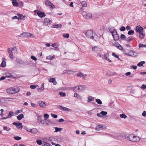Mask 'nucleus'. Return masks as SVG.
Masks as SVG:
<instances>
[{"instance_id": "nucleus-1", "label": "nucleus", "mask_w": 146, "mask_h": 146, "mask_svg": "<svg viewBox=\"0 0 146 146\" xmlns=\"http://www.w3.org/2000/svg\"><path fill=\"white\" fill-rule=\"evenodd\" d=\"M125 138L132 142H138L140 140L138 136L133 134H127L125 136Z\"/></svg>"}, {"instance_id": "nucleus-2", "label": "nucleus", "mask_w": 146, "mask_h": 146, "mask_svg": "<svg viewBox=\"0 0 146 146\" xmlns=\"http://www.w3.org/2000/svg\"><path fill=\"white\" fill-rule=\"evenodd\" d=\"M20 89L19 88H10L7 90V93L10 94H13L18 92L19 91Z\"/></svg>"}, {"instance_id": "nucleus-3", "label": "nucleus", "mask_w": 146, "mask_h": 146, "mask_svg": "<svg viewBox=\"0 0 146 146\" xmlns=\"http://www.w3.org/2000/svg\"><path fill=\"white\" fill-rule=\"evenodd\" d=\"M86 37L92 39H94L95 38V34L94 33L93 31L91 30H87L86 32Z\"/></svg>"}, {"instance_id": "nucleus-4", "label": "nucleus", "mask_w": 146, "mask_h": 146, "mask_svg": "<svg viewBox=\"0 0 146 146\" xmlns=\"http://www.w3.org/2000/svg\"><path fill=\"white\" fill-rule=\"evenodd\" d=\"M82 15L86 19H90L92 17V14L91 13H87L85 11H83L82 13Z\"/></svg>"}, {"instance_id": "nucleus-5", "label": "nucleus", "mask_w": 146, "mask_h": 146, "mask_svg": "<svg viewBox=\"0 0 146 146\" xmlns=\"http://www.w3.org/2000/svg\"><path fill=\"white\" fill-rule=\"evenodd\" d=\"M138 53L136 52H134L132 50H131L128 51V52L127 54V55L130 56H137Z\"/></svg>"}, {"instance_id": "nucleus-6", "label": "nucleus", "mask_w": 146, "mask_h": 146, "mask_svg": "<svg viewBox=\"0 0 146 146\" xmlns=\"http://www.w3.org/2000/svg\"><path fill=\"white\" fill-rule=\"evenodd\" d=\"M143 28L141 26L138 25L135 27V31L137 34L143 31Z\"/></svg>"}, {"instance_id": "nucleus-7", "label": "nucleus", "mask_w": 146, "mask_h": 146, "mask_svg": "<svg viewBox=\"0 0 146 146\" xmlns=\"http://www.w3.org/2000/svg\"><path fill=\"white\" fill-rule=\"evenodd\" d=\"M45 3L46 5L49 6L50 8L53 9L54 7V5L49 0H46Z\"/></svg>"}, {"instance_id": "nucleus-8", "label": "nucleus", "mask_w": 146, "mask_h": 146, "mask_svg": "<svg viewBox=\"0 0 146 146\" xmlns=\"http://www.w3.org/2000/svg\"><path fill=\"white\" fill-rule=\"evenodd\" d=\"M13 124L15 125L17 128L20 129H21L23 128L22 124L21 123L13 122Z\"/></svg>"}, {"instance_id": "nucleus-9", "label": "nucleus", "mask_w": 146, "mask_h": 146, "mask_svg": "<svg viewBox=\"0 0 146 146\" xmlns=\"http://www.w3.org/2000/svg\"><path fill=\"white\" fill-rule=\"evenodd\" d=\"M52 23V21L49 20L48 18H46L44 19L43 25L45 26L48 25V24H50Z\"/></svg>"}, {"instance_id": "nucleus-10", "label": "nucleus", "mask_w": 146, "mask_h": 146, "mask_svg": "<svg viewBox=\"0 0 146 146\" xmlns=\"http://www.w3.org/2000/svg\"><path fill=\"white\" fill-rule=\"evenodd\" d=\"M138 34V35L139 38L141 39H143L145 36V34L144 31L139 33Z\"/></svg>"}, {"instance_id": "nucleus-11", "label": "nucleus", "mask_w": 146, "mask_h": 146, "mask_svg": "<svg viewBox=\"0 0 146 146\" xmlns=\"http://www.w3.org/2000/svg\"><path fill=\"white\" fill-rule=\"evenodd\" d=\"M30 35V33H29L24 32L23 33L21 34L19 36L21 37H24L25 38H28L29 37Z\"/></svg>"}, {"instance_id": "nucleus-12", "label": "nucleus", "mask_w": 146, "mask_h": 146, "mask_svg": "<svg viewBox=\"0 0 146 146\" xmlns=\"http://www.w3.org/2000/svg\"><path fill=\"white\" fill-rule=\"evenodd\" d=\"M92 50L93 52H98L101 50V49L99 47L97 46H94L92 47Z\"/></svg>"}, {"instance_id": "nucleus-13", "label": "nucleus", "mask_w": 146, "mask_h": 146, "mask_svg": "<svg viewBox=\"0 0 146 146\" xmlns=\"http://www.w3.org/2000/svg\"><path fill=\"white\" fill-rule=\"evenodd\" d=\"M48 81L49 82H52L54 85H56L57 84L55 79L54 78H50L48 79Z\"/></svg>"}, {"instance_id": "nucleus-14", "label": "nucleus", "mask_w": 146, "mask_h": 146, "mask_svg": "<svg viewBox=\"0 0 146 146\" xmlns=\"http://www.w3.org/2000/svg\"><path fill=\"white\" fill-rule=\"evenodd\" d=\"M38 103L40 107L45 108L46 106V105L44 102L41 101H39L38 102Z\"/></svg>"}, {"instance_id": "nucleus-15", "label": "nucleus", "mask_w": 146, "mask_h": 146, "mask_svg": "<svg viewBox=\"0 0 146 146\" xmlns=\"http://www.w3.org/2000/svg\"><path fill=\"white\" fill-rule=\"evenodd\" d=\"M77 88H78V91H83L86 89V87L84 86L80 85L77 86Z\"/></svg>"}, {"instance_id": "nucleus-16", "label": "nucleus", "mask_w": 146, "mask_h": 146, "mask_svg": "<svg viewBox=\"0 0 146 146\" xmlns=\"http://www.w3.org/2000/svg\"><path fill=\"white\" fill-rule=\"evenodd\" d=\"M7 51L9 53L10 58L11 59H13V56L12 50L10 49V48H9L7 49Z\"/></svg>"}, {"instance_id": "nucleus-17", "label": "nucleus", "mask_w": 146, "mask_h": 146, "mask_svg": "<svg viewBox=\"0 0 146 146\" xmlns=\"http://www.w3.org/2000/svg\"><path fill=\"white\" fill-rule=\"evenodd\" d=\"M2 62L1 64V66L3 67H5L6 66V62H5V58H3L2 59Z\"/></svg>"}, {"instance_id": "nucleus-18", "label": "nucleus", "mask_w": 146, "mask_h": 146, "mask_svg": "<svg viewBox=\"0 0 146 146\" xmlns=\"http://www.w3.org/2000/svg\"><path fill=\"white\" fill-rule=\"evenodd\" d=\"M109 56V54L107 53L105 55H104L103 58L106 59L110 62H111V60L108 57Z\"/></svg>"}, {"instance_id": "nucleus-19", "label": "nucleus", "mask_w": 146, "mask_h": 146, "mask_svg": "<svg viewBox=\"0 0 146 146\" xmlns=\"http://www.w3.org/2000/svg\"><path fill=\"white\" fill-rule=\"evenodd\" d=\"M77 76L78 77H82L83 78H84L86 77V75L80 72L77 74Z\"/></svg>"}, {"instance_id": "nucleus-20", "label": "nucleus", "mask_w": 146, "mask_h": 146, "mask_svg": "<svg viewBox=\"0 0 146 146\" xmlns=\"http://www.w3.org/2000/svg\"><path fill=\"white\" fill-rule=\"evenodd\" d=\"M37 14L39 17L41 18L44 17L46 16L44 13L41 12H37Z\"/></svg>"}, {"instance_id": "nucleus-21", "label": "nucleus", "mask_w": 146, "mask_h": 146, "mask_svg": "<svg viewBox=\"0 0 146 146\" xmlns=\"http://www.w3.org/2000/svg\"><path fill=\"white\" fill-rule=\"evenodd\" d=\"M44 90V84L42 83L41 84V87L40 88H38L37 89V91L38 92H41Z\"/></svg>"}, {"instance_id": "nucleus-22", "label": "nucleus", "mask_w": 146, "mask_h": 146, "mask_svg": "<svg viewBox=\"0 0 146 146\" xmlns=\"http://www.w3.org/2000/svg\"><path fill=\"white\" fill-rule=\"evenodd\" d=\"M2 99H3L5 101H11V100H14V98H1Z\"/></svg>"}, {"instance_id": "nucleus-23", "label": "nucleus", "mask_w": 146, "mask_h": 146, "mask_svg": "<svg viewBox=\"0 0 146 146\" xmlns=\"http://www.w3.org/2000/svg\"><path fill=\"white\" fill-rule=\"evenodd\" d=\"M24 117V116L23 114H19L17 116V118L19 120H21Z\"/></svg>"}, {"instance_id": "nucleus-24", "label": "nucleus", "mask_w": 146, "mask_h": 146, "mask_svg": "<svg viewBox=\"0 0 146 146\" xmlns=\"http://www.w3.org/2000/svg\"><path fill=\"white\" fill-rule=\"evenodd\" d=\"M113 38L114 39V40H118L119 38V36L118 35V34H117H117H116L115 35H114V36H113Z\"/></svg>"}, {"instance_id": "nucleus-25", "label": "nucleus", "mask_w": 146, "mask_h": 146, "mask_svg": "<svg viewBox=\"0 0 146 146\" xmlns=\"http://www.w3.org/2000/svg\"><path fill=\"white\" fill-rule=\"evenodd\" d=\"M59 45L57 43H54L52 45V46L55 48L56 50H58V48L57 47Z\"/></svg>"}, {"instance_id": "nucleus-26", "label": "nucleus", "mask_w": 146, "mask_h": 146, "mask_svg": "<svg viewBox=\"0 0 146 146\" xmlns=\"http://www.w3.org/2000/svg\"><path fill=\"white\" fill-rule=\"evenodd\" d=\"M62 25L61 24H56L53 25V28H60L62 27Z\"/></svg>"}, {"instance_id": "nucleus-27", "label": "nucleus", "mask_w": 146, "mask_h": 146, "mask_svg": "<svg viewBox=\"0 0 146 146\" xmlns=\"http://www.w3.org/2000/svg\"><path fill=\"white\" fill-rule=\"evenodd\" d=\"M82 7H86L87 6V4L86 2L85 1H83L81 3Z\"/></svg>"}, {"instance_id": "nucleus-28", "label": "nucleus", "mask_w": 146, "mask_h": 146, "mask_svg": "<svg viewBox=\"0 0 146 146\" xmlns=\"http://www.w3.org/2000/svg\"><path fill=\"white\" fill-rule=\"evenodd\" d=\"M14 113L12 111H10L8 114L7 117L8 118H9L14 115Z\"/></svg>"}, {"instance_id": "nucleus-29", "label": "nucleus", "mask_w": 146, "mask_h": 146, "mask_svg": "<svg viewBox=\"0 0 146 146\" xmlns=\"http://www.w3.org/2000/svg\"><path fill=\"white\" fill-rule=\"evenodd\" d=\"M54 56L53 55V56L51 55H49L47 56L46 57V59H47L49 60H52L53 58H54Z\"/></svg>"}, {"instance_id": "nucleus-30", "label": "nucleus", "mask_w": 146, "mask_h": 146, "mask_svg": "<svg viewBox=\"0 0 146 146\" xmlns=\"http://www.w3.org/2000/svg\"><path fill=\"white\" fill-rule=\"evenodd\" d=\"M103 127V125H97L96 127V130L99 131V129L100 128H102Z\"/></svg>"}, {"instance_id": "nucleus-31", "label": "nucleus", "mask_w": 146, "mask_h": 146, "mask_svg": "<svg viewBox=\"0 0 146 146\" xmlns=\"http://www.w3.org/2000/svg\"><path fill=\"white\" fill-rule=\"evenodd\" d=\"M145 63V62L144 61H142L139 62L137 64V66H142Z\"/></svg>"}, {"instance_id": "nucleus-32", "label": "nucleus", "mask_w": 146, "mask_h": 146, "mask_svg": "<svg viewBox=\"0 0 146 146\" xmlns=\"http://www.w3.org/2000/svg\"><path fill=\"white\" fill-rule=\"evenodd\" d=\"M12 3L14 6H17L18 5V3L16 0H13Z\"/></svg>"}, {"instance_id": "nucleus-33", "label": "nucleus", "mask_w": 146, "mask_h": 146, "mask_svg": "<svg viewBox=\"0 0 146 146\" xmlns=\"http://www.w3.org/2000/svg\"><path fill=\"white\" fill-rule=\"evenodd\" d=\"M94 100V98L92 96H89L88 97V102H90L91 101H93Z\"/></svg>"}, {"instance_id": "nucleus-34", "label": "nucleus", "mask_w": 146, "mask_h": 146, "mask_svg": "<svg viewBox=\"0 0 146 146\" xmlns=\"http://www.w3.org/2000/svg\"><path fill=\"white\" fill-rule=\"evenodd\" d=\"M61 108L63 110H64L66 111H70V109L65 107L61 106Z\"/></svg>"}, {"instance_id": "nucleus-35", "label": "nucleus", "mask_w": 146, "mask_h": 146, "mask_svg": "<svg viewBox=\"0 0 146 146\" xmlns=\"http://www.w3.org/2000/svg\"><path fill=\"white\" fill-rule=\"evenodd\" d=\"M120 38L121 39L123 40H125L126 39V36L123 34H121Z\"/></svg>"}, {"instance_id": "nucleus-36", "label": "nucleus", "mask_w": 146, "mask_h": 146, "mask_svg": "<svg viewBox=\"0 0 146 146\" xmlns=\"http://www.w3.org/2000/svg\"><path fill=\"white\" fill-rule=\"evenodd\" d=\"M17 15L19 17H18L19 18V19H23L25 18V17L21 14L18 13Z\"/></svg>"}, {"instance_id": "nucleus-37", "label": "nucleus", "mask_w": 146, "mask_h": 146, "mask_svg": "<svg viewBox=\"0 0 146 146\" xmlns=\"http://www.w3.org/2000/svg\"><path fill=\"white\" fill-rule=\"evenodd\" d=\"M43 146H52L50 143L46 142H44L42 144Z\"/></svg>"}, {"instance_id": "nucleus-38", "label": "nucleus", "mask_w": 146, "mask_h": 146, "mask_svg": "<svg viewBox=\"0 0 146 146\" xmlns=\"http://www.w3.org/2000/svg\"><path fill=\"white\" fill-rule=\"evenodd\" d=\"M59 94L62 97H64L66 96V94L65 92H59Z\"/></svg>"}, {"instance_id": "nucleus-39", "label": "nucleus", "mask_w": 146, "mask_h": 146, "mask_svg": "<svg viewBox=\"0 0 146 146\" xmlns=\"http://www.w3.org/2000/svg\"><path fill=\"white\" fill-rule=\"evenodd\" d=\"M3 127L4 130L7 131H9L11 129L9 127H7V126H4Z\"/></svg>"}, {"instance_id": "nucleus-40", "label": "nucleus", "mask_w": 146, "mask_h": 146, "mask_svg": "<svg viewBox=\"0 0 146 146\" xmlns=\"http://www.w3.org/2000/svg\"><path fill=\"white\" fill-rule=\"evenodd\" d=\"M55 131H54V132H57L58 131H60L61 130H62V129L61 128H58L57 127H55Z\"/></svg>"}, {"instance_id": "nucleus-41", "label": "nucleus", "mask_w": 146, "mask_h": 146, "mask_svg": "<svg viewBox=\"0 0 146 146\" xmlns=\"http://www.w3.org/2000/svg\"><path fill=\"white\" fill-rule=\"evenodd\" d=\"M134 33V31L132 30H130L128 32V34L129 35H132Z\"/></svg>"}, {"instance_id": "nucleus-42", "label": "nucleus", "mask_w": 146, "mask_h": 146, "mask_svg": "<svg viewBox=\"0 0 146 146\" xmlns=\"http://www.w3.org/2000/svg\"><path fill=\"white\" fill-rule=\"evenodd\" d=\"M53 138L52 137H50L48 138H46L45 140V141L47 142H49L50 141H53Z\"/></svg>"}, {"instance_id": "nucleus-43", "label": "nucleus", "mask_w": 146, "mask_h": 146, "mask_svg": "<svg viewBox=\"0 0 146 146\" xmlns=\"http://www.w3.org/2000/svg\"><path fill=\"white\" fill-rule=\"evenodd\" d=\"M32 131V133L33 134H35L37 132V130L36 128H33Z\"/></svg>"}, {"instance_id": "nucleus-44", "label": "nucleus", "mask_w": 146, "mask_h": 146, "mask_svg": "<svg viewBox=\"0 0 146 146\" xmlns=\"http://www.w3.org/2000/svg\"><path fill=\"white\" fill-rule=\"evenodd\" d=\"M104 54H102L100 53H98L97 54V57H100L103 58Z\"/></svg>"}, {"instance_id": "nucleus-45", "label": "nucleus", "mask_w": 146, "mask_h": 146, "mask_svg": "<svg viewBox=\"0 0 146 146\" xmlns=\"http://www.w3.org/2000/svg\"><path fill=\"white\" fill-rule=\"evenodd\" d=\"M96 101L98 104H102V102L100 99H97L96 100Z\"/></svg>"}, {"instance_id": "nucleus-46", "label": "nucleus", "mask_w": 146, "mask_h": 146, "mask_svg": "<svg viewBox=\"0 0 146 146\" xmlns=\"http://www.w3.org/2000/svg\"><path fill=\"white\" fill-rule=\"evenodd\" d=\"M120 117L121 118H123L125 119L127 117V116L125 115L123 113L121 114H120Z\"/></svg>"}, {"instance_id": "nucleus-47", "label": "nucleus", "mask_w": 146, "mask_h": 146, "mask_svg": "<svg viewBox=\"0 0 146 146\" xmlns=\"http://www.w3.org/2000/svg\"><path fill=\"white\" fill-rule=\"evenodd\" d=\"M38 86V85H32L30 86V87L32 89H35Z\"/></svg>"}, {"instance_id": "nucleus-48", "label": "nucleus", "mask_w": 146, "mask_h": 146, "mask_svg": "<svg viewBox=\"0 0 146 146\" xmlns=\"http://www.w3.org/2000/svg\"><path fill=\"white\" fill-rule=\"evenodd\" d=\"M16 62L17 63L19 64H22L23 62L21 60H19V59H17L16 60Z\"/></svg>"}, {"instance_id": "nucleus-49", "label": "nucleus", "mask_w": 146, "mask_h": 146, "mask_svg": "<svg viewBox=\"0 0 146 146\" xmlns=\"http://www.w3.org/2000/svg\"><path fill=\"white\" fill-rule=\"evenodd\" d=\"M45 120H46L48 118L49 115L47 114H45L44 115Z\"/></svg>"}, {"instance_id": "nucleus-50", "label": "nucleus", "mask_w": 146, "mask_h": 146, "mask_svg": "<svg viewBox=\"0 0 146 146\" xmlns=\"http://www.w3.org/2000/svg\"><path fill=\"white\" fill-rule=\"evenodd\" d=\"M74 96L75 97H77L78 98H79L80 99H81V97L80 96V95L77 94L76 93H75L74 94Z\"/></svg>"}, {"instance_id": "nucleus-51", "label": "nucleus", "mask_w": 146, "mask_h": 146, "mask_svg": "<svg viewBox=\"0 0 146 146\" xmlns=\"http://www.w3.org/2000/svg\"><path fill=\"white\" fill-rule=\"evenodd\" d=\"M63 36L64 38H68L69 37V34L68 33L64 34L63 35Z\"/></svg>"}, {"instance_id": "nucleus-52", "label": "nucleus", "mask_w": 146, "mask_h": 146, "mask_svg": "<svg viewBox=\"0 0 146 146\" xmlns=\"http://www.w3.org/2000/svg\"><path fill=\"white\" fill-rule=\"evenodd\" d=\"M129 51L127 49H125L124 50H122V52L125 55H127V54L128 53V51Z\"/></svg>"}, {"instance_id": "nucleus-53", "label": "nucleus", "mask_w": 146, "mask_h": 146, "mask_svg": "<svg viewBox=\"0 0 146 146\" xmlns=\"http://www.w3.org/2000/svg\"><path fill=\"white\" fill-rule=\"evenodd\" d=\"M139 48H145L146 47V45L145 44H139Z\"/></svg>"}, {"instance_id": "nucleus-54", "label": "nucleus", "mask_w": 146, "mask_h": 146, "mask_svg": "<svg viewBox=\"0 0 146 146\" xmlns=\"http://www.w3.org/2000/svg\"><path fill=\"white\" fill-rule=\"evenodd\" d=\"M13 138L17 140H19L21 139V137L17 136H15Z\"/></svg>"}, {"instance_id": "nucleus-55", "label": "nucleus", "mask_w": 146, "mask_h": 146, "mask_svg": "<svg viewBox=\"0 0 146 146\" xmlns=\"http://www.w3.org/2000/svg\"><path fill=\"white\" fill-rule=\"evenodd\" d=\"M36 142L38 145H41L42 144V141L40 140H37L36 141Z\"/></svg>"}, {"instance_id": "nucleus-56", "label": "nucleus", "mask_w": 146, "mask_h": 146, "mask_svg": "<svg viewBox=\"0 0 146 146\" xmlns=\"http://www.w3.org/2000/svg\"><path fill=\"white\" fill-rule=\"evenodd\" d=\"M100 114L103 115H105L107 114V112L104 111H102L100 112Z\"/></svg>"}, {"instance_id": "nucleus-57", "label": "nucleus", "mask_w": 146, "mask_h": 146, "mask_svg": "<svg viewBox=\"0 0 146 146\" xmlns=\"http://www.w3.org/2000/svg\"><path fill=\"white\" fill-rule=\"evenodd\" d=\"M120 30L121 31H125V27L123 26H122L120 29Z\"/></svg>"}, {"instance_id": "nucleus-58", "label": "nucleus", "mask_w": 146, "mask_h": 146, "mask_svg": "<svg viewBox=\"0 0 146 146\" xmlns=\"http://www.w3.org/2000/svg\"><path fill=\"white\" fill-rule=\"evenodd\" d=\"M132 37L131 36H130L127 38V42H131L132 40Z\"/></svg>"}, {"instance_id": "nucleus-59", "label": "nucleus", "mask_w": 146, "mask_h": 146, "mask_svg": "<svg viewBox=\"0 0 146 146\" xmlns=\"http://www.w3.org/2000/svg\"><path fill=\"white\" fill-rule=\"evenodd\" d=\"M5 77H10L11 76V74L9 73H5Z\"/></svg>"}, {"instance_id": "nucleus-60", "label": "nucleus", "mask_w": 146, "mask_h": 146, "mask_svg": "<svg viewBox=\"0 0 146 146\" xmlns=\"http://www.w3.org/2000/svg\"><path fill=\"white\" fill-rule=\"evenodd\" d=\"M50 115L51 116L54 118H56L57 117V115H56L53 113H51Z\"/></svg>"}, {"instance_id": "nucleus-61", "label": "nucleus", "mask_w": 146, "mask_h": 146, "mask_svg": "<svg viewBox=\"0 0 146 146\" xmlns=\"http://www.w3.org/2000/svg\"><path fill=\"white\" fill-rule=\"evenodd\" d=\"M31 58L33 60L36 61L37 60V59L36 57L33 56H31Z\"/></svg>"}, {"instance_id": "nucleus-62", "label": "nucleus", "mask_w": 146, "mask_h": 146, "mask_svg": "<svg viewBox=\"0 0 146 146\" xmlns=\"http://www.w3.org/2000/svg\"><path fill=\"white\" fill-rule=\"evenodd\" d=\"M141 88L142 89H144L146 88V85L144 84H143L141 87Z\"/></svg>"}, {"instance_id": "nucleus-63", "label": "nucleus", "mask_w": 146, "mask_h": 146, "mask_svg": "<svg viewBox=\"0 0 146 146\" xmlns=\"http://www.w3.org/2000/svg\"><path fill=\"white\" fill-rule=\"evenodd\" d=\"M119 44H120L119 43H118L115 42L114 43V46H115L117 48L118 47V46L119 45Z\"/></svg>"}, {"instance_id": "nucleus-64", "label": "nucleus", "mask_w": 146, "mask_h": 146, "mask_svg": "<svg viewBox=\"0 0 146 146\" xmlns=\"http://www.w3.org/2000/svg\"><path fill=\"white\" fill-rule=\"evenodd\" d=\"M142 115L144 117L146 116V111H144L142 113Z\"/></svg>"}]
</instances>
